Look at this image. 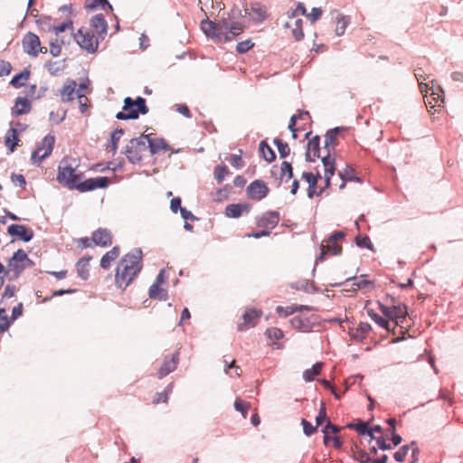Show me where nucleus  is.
I'll list each match as a JSON object with an SVG mask.
<instances>
[{
    "label": "nucleus",
    "instance_id": "4c0bfd02",
    "mask_svg": "<svg viewBox=\"0 0 463 463\" xmlns=\"http://www.w3.org/2000/svg\"><path fill=\"white\" fill-rule=\"evenodd\" d=\"M30 77L29 71H23L19 74H16L13 77V79L10 81V84L14 88H20L24 85H25V82L28 80Z\"/></svg>",
    "mask_w": 463,
    "mask_h": 463
},
{
    "label": "nucleus",
    "instance_id": "cd10ccee",
    "mask_svg": "<svg viewBox=\"0 0 463 463\" xmlns=\"http://www.w3.org/2000/svg\"><path fill=\"white\" fill-rule=\"evenodd\" d=\"M371 330L372 327L368 323L361 322L357 327L352 328L349 334L352 339L362 342L367 337Z\"/></svg>",
    "mask_w": 463,
    "mask_h": 463
},
{
    "label": "nucleus",
    "instance_id": "9d476101",
    "mask_svg": "<svg viewBox=\"0 0 463 463\" xmlns=\"http://www.w3.org/2000/svg\"><path fill=\"white\" fill-rule=\"evenodd\" d=\"M22 46L24 52L31 57H37L39 53H46L47 48L42 46L38 35L33 33H26L22 39Z\"/></svg>",
    "mask_w": 463,
    "mask_h": 463
},
{
    "label": "nucleus",
    "instance_id": "f257e3e1",
    "mask_svg": "<svg viewBox=\"0 0 463 463\" xmlns=\"http://www.w3.org/2000/svg\"><path fill=\"white\" fill-rule=\"evenodd\" d=\"M80 160L64 157L58 166L57 181L70 190L80 193L90 192L99 188H107L111 180L106 176H98L82 181L83 173L79 171Z\"/></svg>",
    "mask_w": 463,
    "mask_h": 463
},
{
    "label": "nucleus",
    "instance_id": "49530a36",
    "mask_svg": "<svg viewBox=\"0 0 463 463\" xmlns=\"http://www.w3.org/2000/svg\"><path fill=\"white\" fill-rule=\"evenodd\" d=\"M274 144L276 145L281 158H285L290 154V147L288 143L279 138H276L274 139Z\"/></svg>",
    "mask_w": 463,
    "mask_h": 463
},
{
    "label": "nucleus",
    "instance_id": "de8ad7c7",
    "mask_svg": "<svg viewBox=\"0 0 463 463\" xmlns=\"http://www.w3.org/2000/svg\"><path fill=\"white\" fill-rule=\"evenodd\" d=\"M355 242H356L357 246H359L361 248H366L373 252L375 251V249H374L370 238L367 235L357 236L355 238Z\"/></svg>",
    "mask_w": 463,
    "mask_h": 463
},
{
    "label": "nucleus",
    "instance_id": "0eeeda50",
    "mask_svg": "<svg viewBox=\"0 0 463 463\" xmlns=\"http://www.w3.org/2000/svg\"><path fill=\"white\" fill-rule=\"evenodd\" d=\"M279 222V214L278 212L269 211L263 213L261 216L257 217L256 225L262 228V231L249 233L248 237L259 239L265 236H269L270 230L274 229Z\"/></svg>",
    "mask_w": 463,
    "mask_h": 463
},
{
    "label": "nucleus",
    "instance_id": "5701e85b",
    "mask_svg": "<svg viewBox=\"0 0 463 463\" xmlns=\"http://www.w3.org/2000/svg\"><path fill=\"white\" fill-rule=\"evenodd\" d=\"M251 209L249 203H231L225 208V215L229 218H239L243 213H250Z\"/></svg>",
    "mask_w": 463,
    "mask_h": 463
},
{
    "label": "nucleus",
    "instance_id": "393cba45",
    "mask_svg": "<svg viewBox=\"0 0 463 463\" xmlns=\"http://www.w3.org/2000/svg\"><path fill=\"white\" fill-rule=\"evenodd\" d=\"M38 23L40 24H45L48 28L46 29L47 31H52L55 35H59L61 33H63L67 30H70L71 33L73 32V23L71 20H68L64 23H62L60 25H51L49 23H50V18L49 17H44L41 20H38Z\"/></svg>",
    "mask_w": 463,
    "mask_h": 463
},
{
    "label": "nucleus",
    "instance_id": "7ed1b4c3",
    "mask_svg": "<svg viewBox=\"0 0 463 463\" xmlns=\"http://www.w3.org/2000/svg\"><path fill=\"white\" fill-rule=\"evenodd\" d=\"M201 28L203 33L217 43H226L240 35L244 26L241 23L229 24L226 21L214 23L208 19L202 21Z\"/></svg>",
    "mask_w": 463,
    "mask_h": 463
},
{
    "label": "nucleus",
    "instance_id": "79ce46f5",
    "mask_svg": "<svg viewBox=\"0 0 463 463\" xmlns=\"http://www.w3.org/2000/svg\"><path fill=\"white\" fill-rule=\"evenodd\" d=\"M367 313H368V316L377 324L379 325L381 327L386 329V330H390V323L389 321L381 317L380 315H378L376 312H374L373 309H368L367 310Z\"/></svg>",
    "mask_w": 463,
    "mask_h": 463
},
{
    "label": "nucleus",
    "instance_id": "69168bd1",
    "mask_svg": "<svg viewBox=\"0 0 463 463\" xmlns=\"http://www.w3.org/2000/svg\"><path fill=\"white\" fill-rule=\"evenodd\" d=\"M49 51L53 57H58L61 53V46L60 43H57V41L51 42Z\"/></svg>",
    "mask_w": 463,
    "mask_h": 463
},
{
    "label": "nucleus",
    "instance_id": "1a4fd4ad",
    "mask_svg": "<svg viewBox=\"0 0 463 463\" xmlns=\"http://www.w3.org/2000/svg\"><path fill=\"white\" fill-rule=\"evenodd\" d=\"M33 265V262L28 258L26 252L20 249L15 251L13 257L9 260L8 272H11L14 278H17L25 268Z\"/></svg>",
    "mask_w": 463,
    "mask_h": 463
},
{
    "label": "nucleus",
    "instance_id": "a19ab883",
    "mask_svg": "<svg viewBox=\"0 0 463 463\" xmlns=\"http://www.w3.org/2000/svg\"><path fill=\"white\" fill-rule=\"evenodd\" d=\"M86 88L87 86L84 83H81L80 84L79 90L77 92V99L81 113H85L88 109L89 99L81 92V90Z\"/></svg>",
    "mask_w": 463,
    "mask_h": 463
},
{
    "label": "nucleus",
    "instance_id": "8fccbe9b",
    "mask_svg": "<svg viewBox=\"0 0 463 463\" xmlns=\"http://www.w3.org/2000/svg\"><path fill=\"white\" fill-rule=\"evenodd\" d=\"M339 430H340V429L337 426L332 424L330 421H327L325 428L323 429V432L325 434L324 443L325 444L328 443V441L330 439V438H329L330 433H337Z\"/></svg>",
    "mask_w": 463,
    "mask_h": 463
},
{
    "label": "nucleus",
    "instance_id": "09e8293b",
    "mask_svg": "<svg viewBox=\"0 0 463 463\" xmlns=\"http://www.w3.org/2000/svg\"><path fill=\"white\" fill-rule=\"evenodd\" d=\"M350 429H355L359 434H368L371 439H373V430L367 428L365 422L360 421L358 424H349Z\"/></svg>",
    "mask_w": 463,
    "mask_h": 463
},
{
    "label": "nucleus",
    "instance_id": "864d4df0",
    "mask_svg": "<svg viewBox=\"0 0 463 463\" xmlns=\"http://www.w3.org/2000/svg\"><path fill=\"white\" fill-rule=\"evenodd\" d=\"M250 405L249 402L242 401L241 399H236L234 402V408L236 411H241L244 418L247 416V411Z\"/></svg>",
    "mask_w": 463,
    "mask_h": 463
},
{
    "label": "nucleus",
    "instance_id": "338daca9",
    "mask_svg": "<svg viewBox=\"0 0 463 463\" xmlns=\"http://www.w3.org/2000/svg\"><path fill=\"white\" fill-rule=\"evenodd\" d=\"M411 463H417L419 461V454H420V449L417 446V443L415 441H412L411 444Z\"/></svg>",
    "mask_w": 463,
    "mask_h": 463
},
{
    "label": "nucleus",
    "instance_id": "680f3d73",
    "mask_svg": "<svg viewBox=\"0 0 463 463\" xmlns=\"http://www.w3.org/2000/svg\"><path fill=\"white\" fill-rule=\"evenodd\" d=\"M326 419V404L321 402L318 415L316 418V426H320Z\"/></svg>",
    "mask_w": 463,
    "mask_h": 463
},
{
    "label": "nucleus",
    "instance_id": "bf43d9fd",
    "mask_svg": "<svg viewBox=\"0 0 463 463\" xmlns=\"http://www.w3.org/2000/svg\"><path fill=\"white\" fill-rule=\"evenodd\" d=\"M266 335L269 339L274 340H279L284 336L282 330L277 327L268 328Z\"/></svg>",
    "mask_w": 463,
    "mask_h": 463
},
{
    "label": "nucleus",
    "instance_id": "423d86ee",
    "mask_svg": "<svg viewBox=\"0 0 463 463\" xmlns=\"http://www.w3.org/2000/svg\"><path fill=\"white\" fill-rule=\"evenodd\" d=\"M147 112L148 108L144 98L138 97L134 100L128 97L124 99L123 111L118 112L116 118L118 119H134L138 118L139 113L146 114Z\"/></svg>",
    "mask_w": 463,
    "mask_h": 463
},
{
    "label": "nucleus",
    "instance_id": "f3484780",
    "mask_svg": "<svg viewBox=\"0 0 463 463\" xmlns=\"http://www.w3.org/2000/svg\"><path fill=\"white\" fill-rule=\"evenodd\" d=\"M244 14V16L249 17L255 23H261L268 17L267 8L259 3H252L246 6Z\"/></svg>",
    "mask_w": 463,
    "mask_h": 463
},
{
    "label": "nucleus",
    "instance_id": "e433bc0d",
    "mask_svg": "<svg viewBox=\"0 0 463 463\" xmlns=\"http://www.w3.org/2000/svg\"><path fill=\"white\" fill-rule=\"evenodd\" d=\"M302 309H309V307H305V306H295V305L288 306L286 307L278 306L276 307L277 313L281 317H288V316L292 315L295 312L302 310Z\"/></svg>",
    "mask_w": 463,
    "mask_h": 463
},
{
    "label": "nucleus",
    "instance_id": "b1692460",
    "mask_svg": "<svg viewBox=\"0 0 463 463\" xmlns=\"http://www.w3.org/2000/svg\"><path fill=\"white\" fill-rule=\"evenodd\" d=\"M346 281H353L352 288L354 290H364L366 292L371 291L374 288V282L366 279V275H361L360 277H353L346 279Z\"/></svg>",
    "mask_w": 463,
    "mask_h": 463
},
{
    "label": "nucleus",
    "instance_id": "c9c22d12",
    "mask_svg": "<svg viewBox=\"0 0 463 463\" xmlns=\"http://www.w3.org/2000/svg\"><path fill=\"white\" fill-rule=\"evenodd\" d=\"M323 363L315 364L310 369H307L303 373V377L306 382H311L317 375L321 373Z\"/></svg>",
    "mask_w": 463,
    "mask_h": 463
},
{
    "label": "nucleus",
    "instance_id": "13d9d810",
    "mask_svg": "<svg viewBox=\"0 0 463 463\" xmlns=\"http://www.w3.org/2000/svg\"><path fill=\"white\" fill-rule=\"evenodd\" d=\"M322 14L323 11L320 7H314L312 8L310 13L307 14L306 16L307 17L311 24H314L321 18Z\"/></svg>",
    "mask_w": 463,
    "mask_h": 463
},
{
    "label": "nucleus",
    "instance_id": "72a5a7b5",
    "mask_svg": "<svg viewBox=\"0 0 463 463\" xmlns=\"http://www.w3.org/2000/svg\"><path fill=\"white\" fill-rule=\"evenodd\" d=\"M85 8L88 10H95L100 8L107 12V10H112V6L108 0H86Z\"/></svg>",
    "mask_w": 463,
    "mask_h": 463
},
{
    "label": "nucleus",
    "instance_id": "5fc2aeb1",
    "mask_svg": "<svg viewBox=\"0 0 463 463\" xmlns=\"http://www.w3.org/2000/svg\"><path fill=\"white\" fill-rule=\"evenodd\" d=\"M339 176L343 181L339 188L343 189L345 186V181L354 179V170L352 168H346L344 172H339Z\"/></svg>",
    "mask_w": 463,
    "mask_h": 463
},
{
    "label": "nucleus",
    "instance_id": "a211bd4d",
    "mask_svg": "<svg viewBox=\"0 0 463 463\" xmlns=\"http://www.w3.org/2000/svg\"><path fill=\"white\" fill-rule=\"evenodd\" d=\"M179 363V352L176 351L171 355H165L162 365L160 366L157 376L158 378H164L171 372H173Z\"/></svg>",
    "mask_w": 463,
    "mask_h": 463
},
{
    "label": "nucleus",
    "instance_id": "4be33fe9",
    "mask_svg": "<svg viewBox=\"0 0 463 463\" xmlns=\"http://www.w3.org/2000/svg\"><path fill=\"white\" fill-rule=\"evenodd\" d=\"M288 18L289 21L285 24V26L291 28L293 37L297 41H300L304 37L302 19L296 17L294 14H288Z\"/></svg>",
    "mask_w": 463,
    "mask_h": 463
},
{
    "label": "nucleus",
    "instance_id": "473e14b6",
    "mask_svg": "<svg viewBox=\"0 0 463 463\" xmlns=\"http://www.w3.org/2000/svg\"><path fill=\"white\" fill-rule=\"evenodd\" d=\"M148 294L153 299L165 300L167 298V291L158 283H153L150 286Z\"/></svg>",
    "mask_w": 463,
    "mask_h": 463
},
{
    "label": "nucleus",
    "instance_id": "603ef678",
    "mask_svg": "<svg viewBox=\"0 0 463 463\" xmlns=\"http://www.w3.org/2000/svg\"><path fill=\"white\" fill-rule=\"evenodd\" d=\"M411 449L410 445L402 446L398 451H396L393 455L394 459L397 462H403L405 460L406 456L408 455L409 450Z\"/></svg>",
    "mask_w": 463,
    "mask_h": 463
},
{
    "label": "nucleus",
    "instance_id": "bb28decb",
    "mask_svg": "<svg viewBox=\"0 0 463 463\" xmlns=\"http://www.w3.org/2000/svg\"><path fill=\"white\" fill-rule=\"evenodd\" d=\"M119 255L120 248L118 246H114L101 257L100 267L105 270L109 269L112 263L119 257Z\"/></svg>",
    "mask_w": 463,
    "mask_h": 463
},
{
    "label": "nucleus",
    "instance_id": "774afa93",
    "mask_svg": "<svg viewBox=\"0 0 463 463\" xmlns=\"http://www.w3.org/2000/svg\"><path fill=\"white\" fill-rule=\"evenodd\" d=\"M355 458L360 462V463H372L373 461V458H371V457L369 456L368 453L364 452V451H359L357 453V455L355 456Z\"/></svg>",
    "mask_w": 463,
    "mask_h": 463
},
{
    "label": "nucleus",
    "instance_id": "412c9836",
    "mask_svg": "<svg viewBox=\"0 0 463 463\" xmlns=\"http://www.w3.org/2000/svg\"><path fill=\"white\" fill-rule=\"evenodd\" d=\"M145 137L147 141L146 144H149V154L153 156L161 151L167 152L171 150V146L166 143L164 138L160 137H153L151 135H145Z\"/></svg>",
    "mask_w": 463,
    "mask_h": 463
},
{
    "label": "nucleus",
    "instance_id": "6e6552de",
    "mask_svg": "<svg viewBox=\"0 0 463 463\" xmlns=\"http://www.w3.org/2000/svg\"><path fill=\"white\" fill-rule=\"evenodd\" d=\"M73 37L80 48L89 53L96 52L101 41L92 33L90 29L86 27L80 28L77 33H73Z\"/></svg>",
    "mask_w": 463,
    "mask_h": 463
},
{
    "label": "nucleus",
    "instance_id": "a878e982",
    "mask_svg": "<svg viewBox=\"0 0 463 463\" xmlns=\"http://www.w3.org/2000/svg\"><path fill=\"white\" fill-rule=\"evenodd\" d=\"M7 231L10 235L16 236L24 241H29L33 238V232L28 231L24 225L11 224Z\"/></svg>",
    "mask_w": 463,
    "mask_h": 463
},
{
    "label": "nucleus",
    "instance_id": "2eb2a0df",
    "mask_svg": "<svg viewBox=\"0 0 463 463\" xmlns=\"http://www.w3.org/2000/svg\"><path fill=\"white\" fill-rule=\"evenodd\" d=\"M93 34L97 38L103 41L108 33V23L103 14H97L93 15L90 20V27Z\"/></svg>",
    "mask_w": 463,
    "mask_h": 463
},
{
    "label": "nucleus",
    "instance_id": "052dcab7",
    "mask_svg": "<svg viewBox=\"0 0 463 463\" xmlns=\"http://www.w3.org/2000/svg\"><path fill=\"white\" fill-rule=\"evenodd\" d=\"M253 43L250 40L241 42L237 44L236 50L239 53H245L253 47Z\"/></svg>",
    "mask_w": 463,
    "mask_h": 463
},
{
    "label": "nucleus",
    "instance_id": "7c9ffc66",
    "mask_svg": "<svg viewBox=\"0 0 463 463\" xmlns=\"http://www.w3.org/2000/svg\"><path fill=\"white\" fill-rule=\"evenodd\" d=\"M343 130L341 128H335L326 132L325 136V150L329 151L334 149L336 145V137L338 133Z\"/></svg>",
    "mask_w": 463,
    "mask_h": 463
},
{
    "label": "nucleus",
    "instance_id": "4468645a",
    "mask_svg": "<svg viewBox=\"0 0 463 463\" xmlns=\"http://www.w3.org/2000/svg\"><path fill=\"white\" fill-rule=\"evenodd\" d=\"M262 315L263 312L260 309H257L255 307L246 308L242 315L243 322L238 325V330L245 331L254 327L258 324Z\"/></svg>",
    "mask_w": 463,
    "mask_h": 463
},
{
    "label": "nucleus",
    "instance_id": "2f4dec72",
    "mask_svg": "<svg viewBox=\"0 0 463 463\" xmlns=\"http://www.w3.org/2000/svg\"><path fill=\"white\" fill-rule=\"evenodd\" d=\"M18 132L16 128H11L5 137V144L9 148L10 153L14 152L15 146L18 144Z\"/></svg>",
    "mask_w": 463,
    "mask_h": 463
},
{
    "label": "nucleus",
    "instance_id": "a18cd8bd",
    "mask_svg": "<svg viewBox=\"0 0 463 463\" xmlns=\"http://www.w3.org/2000/svg\"><path fill=\"white\" fill-rule=\"evenodd\" d=\"M293 177V168L291 164L288 162H282L280 166V179H284L288 182Z\"/></svg>",
    "mask_w": 463,
    "mask_h": 463
},
{
    "label": "nucleus",
    "instance_id": "aec40b11",
    "mask_svg": "<svg viewBox=\"0 0 463 463\" xmlns=\"http://www.w3.org/2000/svg\"><path fill=\"white\" fill-rule=\"evenodd\" d=\"M77 82L73 80H67L60 90L61 100L63 103L71 102L77 98Z\"/></svg>",
    "mask_w": 463,
    "mask_h": 463
},
{
    "label": "nucleus",
    "instance_id": "dca6fc26",
    "mask_svg": "<svg viewBox=\"0 0 463 463\" xmlns=\"http://www.w3.org/2000/svg\"><path fill=\"white\" fill-rule=\"evenodd\" d=\"M269 192V187L262 180H255L247 187L248 197L254 201L263 199Z\"/></svg>",
    "mask_w": 463,
    "mask_h": 463
},
{
    "label": "nucleus",
    "instance_id": "0e129e2a",
    "mask_svg": "<svg viewBox=\"0 0 463 463\" xmlns=\"http://www.w3.org/2000/svg\"><path fill=\"white\" fill-rule=\"evenodd\" d=\"M11 179H12V182L15 185H18V186L23 187V188L25 187L26 181H25V178H24V176L23 175H21V174H13L12 176H11Z\"/></svg>",
    "mask_w": 463,
    "mask_h": 463
},
{
    "label": "nucleus",
    "instance_id": "f8f14e48",
    "mask_svg": "<svg viewBox=\"0 0 463 463\" xmlns=\"http://www.w3.org/2000/svg\"><path fill=\"white\" fill-rule=\"evenodd\" d=\"M54 142V136H45L38 145L37 148L33 152L31 156L32 162L39 165L43 159L48 157L53 149Z\"/></svg>",
    "mask_w": 463,
    "mask_h": 463
},
{
    "label": "nucleus",
    "instance_id": "39448f33",
    "mask_svg": "<svg viewBox=\"0 0 463 463\" xmlns=\"http://www.w3.org/2000/svg\"><path fill=\"white\" fill-rule=\"evenodd\" d=\"M145 139V134H142L138 137L130 139L127 144L124 154L130 163H140L144 158L150 156L149 144H146L147 141Z\"/></svg>",
    "mask_w": 463,
    "mask_h": 463
},
{
    "label": "nucleus",
    "instance_id": "ea45409f",
    "mask_svg": "<svg viewBox=\"0 0 463 463\" xmlns=\"http://www.w3.org/2000/svg\"><path fill=\"white\" fill-rule=\"evenodd\" d=\"M260 151L263 158L267 162L270 163L275 160L276 155H275L274 151L265 141L260 142Z\"/></svg>",
    "mask_w": 463,
    "mask_h": 463
},
{
    "label": "nucleus",
    "instance_id": "c756f323",
    "mask_svg": "<svg viewBox=\"0 0 463 463\" xmlns=\"http://www.w3.org/2000/svg\"><path fill=\"white\" fill-rule=\"evenodd\" d=\"M31 103L26 98H17L13 108V114L15 116H20L23 114H27L31 110Z\"/></svg>",
    "mask_w": 463,
    "mask_h": 463
},
{
    "label": "nucleus",
    "instance_id": "9b49d317",
    "mask_svg": "<svg viewBox=\"0 0 463 463\" xmlns=\"http://www.w3.org/2000/svg\"><path fill=\"white\" fill-rule=\"evenodd\" d=\"M379 308L387 318L394 322L395 326H402L408 314L407 307L404 304L387 307L386 305L379 303Z\"/></svg>",
    "mask_w": 463,
    "mask_h": 463
},
{
    "label": "nucleus",
    "instance_id": "ddd939ff",
    "mask_svg": "<svg viewBox=\"0 0 463 463\" xmlns=\"http://www.w3.org/2000/svg\"><path fill=\"white\" fill-rule=\"evenodd\" d=\"M345 236L344 232H335L332 234L326 241L325 244H322V252L319 257L320 260H323L325 255L332 254L338 255L342 251V246L339 244V241H342Z\"/></svg>",
    "mask_w": 463,
    "mask_h": 463
},
{
    "label": "nucleus",
    "instance_id": "c03bdc74",
    "mask_svg": "<svg viewBox=\"0 0 463 463\" xmlns=\"http://www.w3.org/2000/svg\"><path fill=\"white\" fill-rule=\"evenodd\" d=\"M291 324L295 328H298L303 332L309 331L311 327L309 322L307 319L301 318L300 317L292 318Z\"/></svg>",
    "mask_w": 463,
    "mask_h": 463
},
{
    "label": "nucleus",
    "instance_id": "37998d69",
    "mask_svg": "<svg viewBox=\"0 0 463 463\" xmlns=\"http://www.w3.org/2000/svg\"><path fill=\"white\" fill-rule=\"evenodd\" d=\"M173 389V383H170L166 386V388L162 392H157L155 394L153 398V403L158 404L160 402H167L169 394L171 393Z\"/></svg>",
    "mask_w": 463,
    "mask_h": 463
},
{
    "label": "nucleus",
    "instance_id": "6ab92c4d",
    "mask_svg": "<svg viewBox=\"0 0 463 463\" xmlns=\"http://www.w3.org/2000/svg\"><path fill=\"white\" fill-rule=\"evenodd\" d=\"M91 241L95 245L105 248L112 244L113 236L109 230L99 228L93 232Z\"/></svg>",
    "mask_w": 463,
    "mask_h": 463
},
{
    "label": "nucleus",
    "instance_id": "3c124183",
    "mask_svg": "<svg viewBox=\"0 0 463 463\" xmlns=\"http://www.w3.org/2000/svg\"><path fill=\"white\" fill-rule=\"evenodd\" d=\"M324 178L326 179V177L324 176ZM317 180L318 179H316L315 182L311 183L310 184H308V189H307V196L309 198H312L314 197L315 195L318 196L320 195L324 189H326V185L324 187H321L319 189H317Z\"/></svg>",
    "mask_w": 463,
    "mask_h": 463
},
{
    "label": "nucleus",
    "instance_id": "20e7f679",
    "mask_svg": "<svg viewBox=\"0 0 463 463\" xmlns=\"http://www.w3.org/2000/svg\"><path fill=\"white\" fill-rule=\"evenodd\" d=\"M306 157L308 161H315L316 158H321L325 171L326 187H329L330 179L335 175V157L330 156L329 151L325 149L321 151L319 137L317 136L308 141Z\"/></svg>",
    "mask_w": 463,
    "mask_h": 463
},
{
    "label": "nucleus",
    "instance_id": "f03ea898",
    "mask_svg": "<svg viewBox=\"0 0 463 463\" xmlns=\"http://www.w3.org/2000/svg\"><path fill=\"white\" fill-rule=\"evenodd\" d=\"M143 269L142 250L136 249L125 254L115 269L114 283L117 288L125 291L137 278Z\"/></svg>",
    "mask_w": 463,
    "mask_h": 463
},
{
    "label": "nucleus",
    "instance_id": "6e6d98bb",
    "mask_svg": "<svg viewBox=\"0 0 463 463\" xmlns=\"http://www.w3.org/2000/svg\"><path fill=\"white\" fill-rule=\"evenodd\" d=\"M227 174L228 169L225 165H217L214 168V177L218 183H222Z\"/></svg>",
    "mask_w": 463,
    "mask_h": 463
},
{
    "label": "nucleus",
    "instance_id": "4d7b16f0",
    "mask_svg": "<svg viewBox=\"0 0 463 463\" xmlns=\"http://www.w3.org/2000/svg\"><path fill=\"white\" fill-rule=\"evenodd\" d=\"M45 68L52 75H56L62 71V67L59 62L52 61L45 63Z\"/></svg>",
    "mask_w": 463,
    "mask_h": 463
},
{
    "label": "nucleus",
    "instance_id": "e2e57ef3",
    "mask_svg": "<svg viewBox=\"0 0 463 463\" xmlns=\"http://www.w3.org/2000/svg\"><path fill=\"white\" fill-rule=\"evenodd\" d=\"M301 424L303 426L304 433L307 436H311L312 434H314L317 431V426H313L309 421H307L305 419H303L301 420Z\"/></svg>",
    "mask_w": 463,
    "mask_h": 463
},
{
    "label": "nucleus",
    "instance_id": "c85d7f7f",
    "mask_svg": "<svg viewBox=\"0 0 463 463\" xmlns=\"http://www.w3.org/2000/svg\"><path fill=\"white\" fill-rule=\"evenodd\" d=\"M91 259V256L82 257L76 263L78 276L83 280H87L90 277Z\"/></svg>",
    "mask_w": 463,
    "mask_h": 463
},
{
    "label": "nucleus",
    "instance_id": "58836bf2",
    "mask_svg": "<svg viewBox=\"0 0 463 463\" xmlns=\"http://www.w3.org/2000/svg\"><path fill=\"white\" fill-rule=\"evenodd\" d=\"M349 24V18L344 15L337 14L336 24L335 28V34L337 36L344 35L347 25Z\"/></svg>",
    "mask_w": 463,
    "mask_h": 463
},
{
    "label": "nucleus",
    "instance_id": "f704fd0d",
    "mask_svg": "<svg viewBox=\"0 0 463 463\" xmlns=\"http://www.w3.org/2000/svg\"><path fill=\"white\" fill-rule=\"evenodd\" d=\"M124 134V130L123 129H118L117 128L115 131H113L111 133V136H110V144L108 145L107 146V150L109 152H112L113 154L116 153L117 149H118V144L121 138V137L123 136Z\"/></svg>",
    "mask_w": 463,
    "mask_h": 463
}]
</instances>
